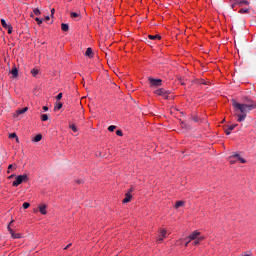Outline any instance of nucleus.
<instances>
[{"label":"nucleus","mask_w":256,"mask_h":256,"mask_svg":"<svg viewBox=\"0 0 256 256\" xmlns=\"http://www.w3.org/2000/svg\"><path fill=\"white\" fill-rule=\"evenodd\" d=\"M233 107L235 111H240L241 114H238L237 122L242 123V121H245L247 119V113H250V111H253V109H256V102H252L251 104H241L238 103L235 100H232Z\"/></svg>","instance_id":"nucleus-1"},{"label":"nucleus","mask_w":256,"mask_h":256,"mask_svg":"<svg viewBox=\"0 0 256 256\" xmlns=\"http://www.w3.org/2000/svg\"><path fill=\"white\" fill-rule=\"evenodd\" d=\"M229 161H230L231 165H235V163H237V161H239L241 163H247V160H245V158L241 157V155H239L237 153L231 155L229 157Z\"/></svg>","instance_id":"nucleus-2"},{"label":"nucleus","mask_w":256,"mask_h":256,"mask_svg":"<svg viewBox=\"0 0 256 256\" xmlns=\"http://www.w3.org/2000/svg\"><path fill=\"white\" fill-rule=\"evenodd\" d=\"M23 181H29V177L27 176V174L17 176L15 181L12 183V186L19 187V185H21Z\"/></svg>","instance_id":"nucleus-3"},{"label":"nucleus","mask_w":256,"mask_h":256,"mask_svg":"<svg viewBox=\"0 0 256 256\" xmlns=\"http://www.w3.org/2000/svg\"><path fill=\"white\" fill-rule=\"evenodd\" d=\"M155 95H158L159 97H163V99H169V95H171L170 91L165 90L164 88H160L155 90Z\"/></svg>","instance_id":"nucleus-4"},{"label":"nucleus","mask_w":256,"mask_h":256,"mask_svg":"<svg viewBox=\"0 0 256 256\" xmlns=\"http://www.w3.org/2000/svg\"><path fill=\"white\" fill-rule=\"evenodd\" d=\"M150 87H161L163 85L162 79L148 78Z\"/></svg>","instance_id":"nucleus-5"},{"label":"nucleus","mask_w":256,"mask_h":256,"mask_svg":"<svg viewBox=\"0 0 256 256\" xmlns=\"http://www.w3.org/2000/svg\"><path fill=\"white\" fill-rule=\"evenodd\" d=\"M11 223H13V220L10 222V224L8 225L7 229L12 237V239H21V237H23L21 234L17 233L15 234V231L11 228Z\"/></svg>","instance_id":"nucleus-6"},{"label":"nucleus","mask_w":256,"mask_h":256,"mask_svg":"<svg viewBox=\"0 0 256 256\" xmlns=\"http://www.w3.org/2000/svg\"><path fill=\"white\" fill-rule=\"evenodd\" d=\"M1 25L4 29H7L9 35L13 33V26H11V24H7L5 19H1Z\"/></svg>","instance_id":"nucleus-7"},{"label":"nucleus","mask_w":256,"mask_h":256,"mask_svg":"<svg viewBox=\"0 0 256 256\" xmlns=\"http://www.w3.org/2000/svg\"><path fill=\"white\" fill-rule=\"evenodd\" d=\"M200 237H203V236H201V232H199V231L196 230V231L192 232V233L188 236L187 239H189L190 241H195V240L199 239Z\"/></svg>","instance_id":"nucleus-8"},{"label":"nucleus","mask_w":256,"mask_h":256,"mask_svg":"<svg viewBox=\"0 0 256 256\" xmlns=\"http://www.w3.org/2000/svg\"><path fill=\"white\" fill-rule=\"evenodd\" d=\"M167 238V230L162 229L159 234V238L156 240L157 243H163V239Z\"/></svg>","instance_id":"nucleus-9"},{"label":"nucleus","mask_w":256,"mask_h":256,"mask_svg":"<svg viewBox=\"0 0 256 256\" xmlns=\"http://www.w3.org/2000/svg\"><path fill=\"white\" fill-rule=\"evenodd\" d=\"M235 5H239L240 7H243V5H249V1H247V0H233L232 8L235 7Z\"/></svg>","instance_id":"nucleus-10"},{"label":"nucleus","mask_w":256,"mask_h":256,"mask_svg":"<svg viewBox=\"0 0 256 256\" xmlns=\"http://www.w3.org/2000/svg\"><path fill=\"white\" fill-rule=\"evenodd\" d=\"M131 191H133L132 188L129 189V192L125 194V198L123 199L122 203H129L132 199Z\"/></svg>","instance_id":"nucleus-11"},{"label":"nucleus","mask_w":256,"mask_h":256,"mask_svg":"<svg viewBox=\"0 0 256 256\" xmlns=\"http://www.w3.org/2000/svg\"><path fill=\"white\" fill-rule=\"evenodd\" d=\"M10 73H11V75H13L14 79L19 77V69H17V66H13Z\"/></svg>","instance_id":"nucleus-12"},{"label":"nucleus","mask_w":256,"mask_h":256,"mask_svg":"<svg viewBox=\"0 0 256 256\" xmlns=\"http://www.w3.org/2000/svg\"><path fill=\"white\" fill-rule=\"evenodd\" d=\"M41 215H47V205L42 204L41 206L38 207Z\"/></svg>","instance_id":"nucleus-13"},{"label":"nucleus","mask_w":256,"mask_h":256,"mask_svg":"<svg viewBox=\"0 0 256 256\" xmlns=\"http://www.w3.org/2000/svg\"><path fill=\"white\" fill-rule=\"evenodd\" d=\"M148 39H150L151 41H161V35L156 34V35H148Z\"/></svg>","instance_id":"nucleus-14"},{"label":"nucleus","mask_w":256,"mask_h":256,"mask_svg":"<svg viewBox=\"0 0 256 256\" xmlns=\"http://www.w3.org/2000/svg\"><path fill=\"white\" fill-rule=\"evenodd\" d=\"M85 56L89 57V59H93V49L87 48V50L85 52Z\"/></svg>","instance_id":"nucleus-15"},{"label":"nucleus","mask_w":256,"mask_h":256,"mask_svg":"<svg viewBox=\"0 0 256 256\" xmlns=\"http://www.w3.org/2000/svg\"><path fill=\"white\" fill-rule=\"evenodd\" d=\"M70 17H71L72 19H77V20H79V19H81V14H79V13H77V12H71V13H70Z\"/></svg>","instance_id":"nucleus-16"},{"label":"nucleus","mask_w":256,"mask_h":256,"mask_svg":"<svg viewBox=\"0 0 256 256\" xmlns=\"http://www.w3.org/2000/svg\"><path fill=\"white\" fill-rule=\"evenodd\" d=\"M41 139H43V135L38 134V135H36V136L32 139V141H33L34 143H39V141H41Z\"/></svg>","instance_id":"nucleus-17"},{"label":"nucleus","mask_w":256,"mask_h":256,"mask_svg":"<svg viewBox=\"0 0 256 256\" xmlns=\"http://www.w3.org/2000/svg\"><path fill=\"white\" fill-rule=\"evenodd\" d=\"M185 205V201L183 200H180V201H177L176 204H175V209H179V207H183Z\"/></svg>","instance_id":"nucleus-18"},{"label":"nucleus","mask_w":256,"mask_h":256,"mask_svg":"<svg viewBox=\"0 0 256 256\" xmlns=\"http://www.w3.org/2000/svg\"><path fill=\"white\" fill-rule=\"evenodd\" d=\"M27 111H29V108L28 107H24V108L18 110L17 114L18 115H23L24 113H27Z\"/></svg>","instance_id":"nucleus-19"},{"label":"nucleus","mask_w":256,"mask_h":256,"mask_svg":"<svg viewBox=\"0 0 256 256\" xmlns=\"http://www.w3.org/2000/svg\"><path fill=\"white\" fill-rule=\"evenodd\" d=\"M61 29L62 31H65V32L69 31V24L62 23Z\"/></svg>","instance_id":"nucleus-20"},{"label":"nucleus","mask_w":256,"mask_h":256,"mask_svg":"<svg viewBox=\"0 0 256 256\" xmlns=\"http://www.w3.org/2000/svg\"><path fill=\"white\" fill-rule=\"evenodd\" d=\"M203 239H205V237H200V238H197L196 240H194V242H193V245H199V243L201 242V241H203Z\"/></svg>","instance_id":"nucleus-21"},{"label":"nucleus","mask_w":256,"mask_h":256,"mask_svg":"<svg viewBox=\"0 0 256 256\" xmlns=\"http://www.w3.org/2000/svg\"><path fill=\"white\" fill-rule=\"evenodd\" d=\"M31 74L33 75V77H37V75H39V70L34 68L31 70Z\"/></svg>","instance_id":"nucleus-22"},{"label":"nucleus","mask_w":256,"mask_h":256,"mask_svg":"<svg viewBox=\"0 0 256 256\" xmlns=\"http://www.w3.org/2000/svg\"><path fill=\"white\" fill-rule=\"evenodd\" d=\"M69 128L72 129L74 133H77L78 131L77 126H75V124H70Z\"/></svg>","instance_id":"nucleus-23"},{"label":"nucleus","mask_w":256,"mask_h":256,"mask_svg":"<svg viewBox=\"0 0 256 256\" xmlns=\"http://www.w3.org/2000/svg\"><path fill=\"white\" fill-rule=\"evenodd\" d=\"M245 101H246V105H251V103H256V101L255 100H251V99H249V98H245Z\"/></svg>","instance_id":"nucleus-24"},{"label":"nucleus","mask_w":256,"mask_h":256,"mask_svg":"<svg viewBox=\"0 0 256 256\" xmlns=\"http://www.w3.org/2000/svg\"><path fill=\"white\" fill-rule=\"evenodd\" d=\"M49 120V116L47 114H43L41 116V121H48Z\"/></svg>","instance_id":"nucleus-25"},{"label":"nucleus","mask_w":256,"mask_h":256,"mask_svg":"<svg viewBox=\"0 0 256 256\" xmlns=\"http://www.w3.org/2000/svg\"><path fill=\"white\" fill-rule=\"evenodd\" d=\"M22 207L23 209H29V207H31V204H29V202H24Z\"/></svg>","instance_id":"nucleus-26"},{"label":"nucleus","mask_w":256,"mask_h":256,"mask_svg":"<svg viewBox=\"0 0 256 256\" xmlns=\"http://www.w3.org/2000/svg\"><path fill=\"white\" fill-rule=\"evenodd\" d=\"M116 129H117V126H115V125H111V126L108 127V131H110V132H113Z\"/></svg>","instance_id":"nucleus-27"},{"label":"nucleus","mask_w":256,"mask_h":256,"mask_svg":"<svg viewBox=\"0 0 256 256\" xmlns=\"http://www.w3.org/2000/svg\"><path fill=\"white\" fill-rule=\"evenodd\" d=\"M33 13H34L35 15H41V10H39V8H35V9L33 10Z\"/></svg>","instance_id":"nucleus-28"},{"label":"nucleus","mask_w":256,"mask_h":256,"mask_svg":"<svg viewBox=\"0 0 256 256\" xmlns=\"http://www.w3.org/2000/svg\"><path fill=\"white\" fill-rule=\"evenodd\" d=\"M63 107V103L59 102L56 104L55 109L59 110Z\"/></svg>","instance_id":"nucleus-29"},{"label":"nucleus","mask_w":256,"mask_h":256,"mask_svg":"<svg viewBox=\"0 0 256 256\" xmlns=\"http://www.w3.org/2000/svg\"><path fill=\"white\" fill-rule=\"evenodd\" d=\"M239 13H241V14L249 13V9L242 8V9L239 10Z\"/></svg>","instance_id":"nucleus-30"},{"label":"nucleus","mask_w":256,"mask_h":256,"mask_svg":"<svg viewBox=\"0 0 256 256\" xmlns=\"http://www.w3.org/2000/svg\"><path fill=\"white\" fill-rule=\"evenodd\" d=\"M56 99H57V101H61V99H63V93H59V94L56 96Z\"/></svg>","instance_id":"nucleus-31"},{"label":"nucleus","mask_w":256,"mask_h":256,"mask_svg":"<svg viewBox=\"0 0 256 256\" xmlns=\"http://www.w3.org/2000/svg\"><path fill=\"white\" fill-rule=\"evenodd\" d=\"M116 135H118V137H123V131L117 130Z\"/></svg>","instance_id":"nucleus-32"},{"label":"nucleus","mask_w":256,"mask_h":256,"mask_svg":"<svg viewBox=\"0 0 256 256\" xmlns=\"http://www.w3.org/2000/svg\"><path fill=\"white\" fill-rule=\"evenodd\" d=\"M10 139H17V134L16 133H12L9 135Z\"/></svg>","instance_id":"nucleus-33"},{"label":"nucleus","mask_w":256,"mask_h":256,"mask_svg":"<svg viewBox=\"0 0 256 256\" xmlns=\"http://www.w3.org/2000/svg\"><path fill=\"white\" fill-rule=\"evenodd\" d=\"M235 127H237V124L228 126V129H229L230 131H233V129H235Z\"/></svg>","instance_id":"nucleus-34"},{"label":"nucleus","mask_w":256,"mask_h":256,"mask_svg":"<svg viewBox=\"0 0 256 256\" xmlns=\"http://www.w3.org/2000/svg\"><path fill=\"white\" fill-rule=\"evenodd\" d=\"M35 21L38 23V25H41V23H43V20H41L39 18H35Z\"/></svg>","instance_id":"nucleus-35"},{"label":"nucleus","mask_w":256,"mask_h":256,"mask_svg":"<svg viewBox=\"0 0 256 256\" xmlns=\"http://www.w3.org/2000/svg\"><path fill=\"white\" fill-rule=\"evenodd\" d=\"M193 121H194V123H199V117L194 116V117H193Z\"/></svg>","instance_id":"nucleus-36"},{"label":"nucleus","mask_w":256,"mask_h":256,"mask_svg":"<svg viewBox=\"0 0 256 256\" xmlns=\"http://www.w3.org/2000/svg\"><path fill=\"white\" fill-rule=\"evenodd\" d=\"M191 241H192V240L186 238L185 247H187V246L190 244Z\"/></svg>","instance_id":"nucleus-37"},{"label":"nucleus","mask_w":256,"mask_h":256,"mask_svg":"<svg viewBox=\"0 0 256 256\" xmlns=\"http://www.w3.org/2000/svg\"><path fill=\"white\" fill-rule=\"evenodd\" d=\"M13 167V164H10L9 166H8V171H7V173H11V168Z\"/></svg>","instance_id":"nucleus-38"},{"label":"nucleus","mask_w":256,"mask_h":256,"mask_svg":"<svg viewBox=\"0 0 256 256\" xmlns=\"http://www.w3.org/2000/svg\"><path fill=\"white\" fill-rule=\"evenodd\" d=\"M225 133H226V135H231V130L230 129H226Z\"/></svg>","instance_id":"nucleus-39"},{"label":"nucleus","mask_w":256,"mask_h":256,"mask_svg":"<svg viewBox=\"0 0 256 256\" xmlns=\"http://www.w3.org/2000/svg\"><path fill=\"white\" fill-rule=\"evenodd\" d=\"M43 111H49V107L43 106Z\"/></svg>","instance_id":"nucleus-40"},{"label":"nucleus","mask_w":256,"mask_h":256,"mask_svg":"<svg viewBox=\"0 0 256 256\" xmlns=\"http://www.w3.org/2000/svg\"><path fill=\"white\" fill-rule=\"evenodd\" d=\"M71 243H69L66 247H64V250H67V249H69V247H71Z\"/></svg>","instance_id":"nucleus-41"},{"label":"nucleus","mask_w":256,"mask_h":256,"mask_svg":"<svg viewBox=\"0 0 256 256\" xmlns=\"http://www.w3.org/2000/svg\"><path fill=\"white\" fill-rule=\"evenodd\" d=\"M200 83L201 85H207V82H205V80H202Z\"/></svg>","instance_id":"nucleus-42"},{"label":"nucleus","mask_w":256,"mask_h":256,"mask_svg":"<svg viewBox=\"0 0 256 256\" xmlns=\"http://www.w3.org/2000/svg\"><path fill=\"white\" fill-rule=\"evenodd\" d=\"M13 177H15V174L10 175L8 179H13Z\"/></svg>","instance_id":"nucleus-43"},{"label":"nucleus","mask_w":256,"mask_h":256,"mask_svg":"<svg viewBox=\"0 0 256 256\" xmlns=\"http://www.w3.org/2000/svg\"><path fill=\"white\" fill-rule=\"evenodd\" d=\"M50 19H51V17H49V16H46V17H45V20H46V21H49Z\"/></svg>","instance_id":"nucleus-44"},{"label":"nucleus","mask_w":256,"mask_h":256,"mask_svg":"<svg viewBox=\"0 0 256 256\" xmlns=\"http://www.w3.org/2000/svg\"><path fill=\"white\" fill-rule=\"evenodd\" d=\"M77 183H78V185H81V183H83V181L82 180H78Z\"/></svg>","instance_id":"nucleus-45"},{"label":"nucleus","mask_w":256,"mask_h":256,"mask_svg":"<svg viewBox=\"0 0 256 256\" xmlns=\"http://www.w3.org/2000/svg\"><path fill=\"white\" fill-rule=\"evenodd\" d=\"M51 13H52V15H54L55 14V9H52Z\"/></svg>","instance_id":"nucleus-46"},{"label":"nucleus","mask_w":256,"mask_h":256,"mask_svg":"<svg viewBox=\"0 0 256 256\" xmlns=\"http://www.w3.org/2000/svg\"><path fill=\"white\" fill-rule=\"evenodd\" d=\"M16 143H19V137H16Z\"/></svg>","instance_id":"nucleus-47"},{"label":"nucleus","mask_w":256,"mask_h":256,"mask_svg":"<svg viewBox=\"0 0 256 256\" xmlns=\"http://www.w3.org/2000/svg\"><path fill=\"white\" fill-rule=\"evenodd\" d=\"M181 85H185V83L181 82Z\"/></svg>","instance_id":"nucleus-48"}]
</instances>
